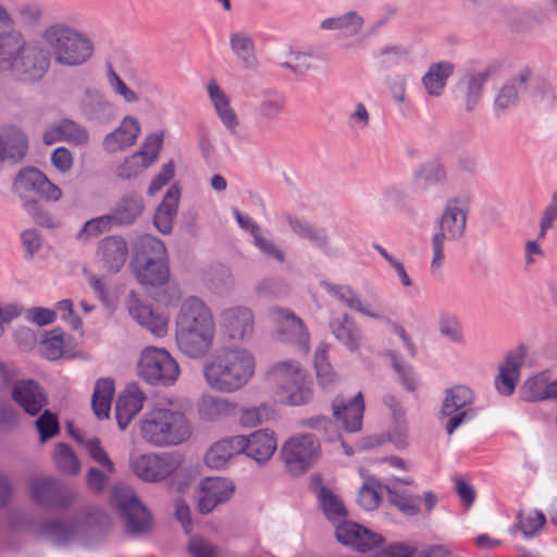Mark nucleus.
Wrapping results in <instances>:
<instances>
[{
    "instance_id": "obj_1",
    "label": "nucleus",
    "mask_w": 557,
    "mask_h": 557,
    "mask_svg": "<svg viewBox=\"0 0 557 557\" xmlns=\"http://www.w3.org/2000/svg\"><path fill=\"white\" fill-rule=\"evenodd\" d=\"M94 54V42L84 33L64 22L44 28L39 39H29L14 77L22 83L42 79L50 69L51 60L65 67H77L88 62Z\"/></svg>"
},
{
    "instance_id": "obj_2",
    "label": "nucleus",
    "mask_w": 557,
    "mask_h": 557,
    "mask_svg": "<svg viewBox=\"0 0 557 557\" xmlns=\"http://www.w3.org/2000/svg\"><path fill=\"white\" fill-rule=\"evenodd\" d=\"M215 322L210 308L198 297L183 300L176 317L178 349L190 358L207 355L213 345Z\"/></svg>"
},
{
    "instance_id": "obj_3",
    "label": "nucleus",
    "mask_w": 557,
    "mask_h": 557,
    "mask_svg": "<svg viewBox=\"0 0 557 557\" xmlns=\"http://www.w3.org/2000/svg\"><path fill=\"white\" fill-rule=\"evenodd\" d=\"M255 357L245 348L226 347L203 367L207 384L221 393H234L243 388L255 374Z\"/></svg>"
},
{
    "instance_id": "obj_4",
    "label": "nucleus",
    "mask_w": 557,
    "mask_h": 557,
    "mask_svg": "<svg viewBox=\"0 0 557 557\" xmlns=\"http://www.w3.org/2000/svg\"><path fill=\"white\" fill-rule=\"evenodd\" d=\"M139 433L150 445L168 447L186 442L190 437L191 428L183 412L159 408L143 416Z\"/></svg>"
},
{
    "instance_id": "obj_5",
    "label": "nucleus",
    "mask_w": 557,
    "mask_h": 557,
    "mask_svg": "<svg viewBox=\"0 0 557 557\" xmlns=\"http://www.w3.org/2000/svg\"><path fill=\"white\" fill-rule=\"evenodd\" d=\"M470 202L469 195L456 196L446 200L436 221L437 231L432 237V270L440 271L443 265L444 243L457 242L465 236Z\"/></svg>"
},
{
    "instance_id": "obj_6",
    "label": "nucleus",
    "mask_w": 557,
    "mask_h": 557,
    "mask_svg": "<svg viewBox=\"0 0 557 557\" xmlns=\"http://www.w3.org/2000/svg\"><path fill=\"white\" fill-rule=\"evenodd\" d=\"M132 261L134 273L145 289L163 286L170 277L166 248L152 235H143L135 247Z\"/></svg>"
},
{
    "instance_id": "obj_7",
    "label": "nucleus",
    "mask_w": 557,
    "mask_h": 557,
    "mask_svg": "<svg viewBox=\"0 0 557 557\" xmlns=\"http://www.w3.org/2000/svg\"><path fill=\"white\" fill-rule=\"evenodd\" d=\"M28 41L12 14L0 3V75L14 79Z\"/></svg>"
},
{
    "instance_id": "obj_8",
    "label": "nucleus",
    "mask_w": 557,
    "mask_h": 557,
    "mask_svg": "<svg viewBox=\"0 0 557 557\" xmlns=\"http://www.w3.org/2000/svg\"><path fill=\"white\" fill-rule=\"evenodd\" d=\"M280 457L288 474L300 476L320 459V441L313 434H296L283 443Z\"/></svg>"
},
{
    "instance_id": "obj_9",
    "label": "nucleus",
    "mask_w": 557,
    "mask_h": 557,
    "mask_svg": "<svg viewBox=\"0 0 557 557\" xmlns=\"http://www.w3.org/2000/svg\"><path fill=\"white\" fill-rule=\"evenodd\" d=\"M138 372L150 384L170 386L177 381L180 368L165 349L147 347L138 361Z\"/></svg>"
},
{
    "instance_id": "obj_10",
    "label": "nucleus",
    "mask_w": 557,
    "mask_h": 557,
    "mask_svg": "<svg viewBox=\"0 0 557 557\" xmlns=\"http://www.w3.org/2000/svg\"><path fill=\"white\" fill-rule=\"evenodd\" d=\"M473 399V392L465 385L446 389L440 413L441 418L446 420L445 431L448 435L476 416V410L471 407Z\"/></svg>"
},
{
    "instance_id": "obj_11",
    "label": "nucleus",
    "mask_w": 557,
    "mask_h": 557,
    "mask_svg": "<svg viewBox=\"0 0 557 557\" xmlns=\"http://www.w3.org/2000/svg\"><path fill=\"white\" fill-rule=\"evenodd\" d=\"M111 502L123 517L128 532L143 533L149 529L151 516L132 487L114 485Z\"/></svg>"
},
{
    "instance_id": "obj_12",
    "label": "nucleus",
    "mask_w": 557,
    "mask_h": 557,
    "mask_svg": "<svg viewBox=\"0 0 557 557\" xmlns=\"http://www.w3.org/2000/svg\"><path fill=\"white\" fill-rule=\"evenodd\" d=\"M268 315L277 339L296 346L304 355L309 352L310 335L304 321L298 315L289 309L280 307L270 309Z\"/></svg>"
},
{
    "instance_id": "obj_13",
    "label": "nucleus",
    "mask_w": 557,
    "mask_h": 557,
    "mask_svg": "<svg viewBox=\"0 0 557 557\" xmlns=\"http://www.w3.org/2000/svg\"><path fill=\"white\" fill-rule=\"evenodd\" d=\"M29 491L32 498L46 508H66L76 497L73 490L50 476L33 478L29 482Z\"/></svg>"
},
{
    "instance_id": "obj_14",
    "label": "nucleus",
    "mask_w": 557,
    "mask_h": 557,
    "mask_svg": "<svg viewBox=\"0 0 557 557\" xmlns=\"http://www.w3.org/2000/svg\"><path fill=\"white\" fill-rule=\"evenodd\" d=\"M220 329L232 342H247L255 331V315L244 306L226 308L220 313Z\"/></svg>"
},
{
    "instance_id": "obj_15",
    "label": "nucleus",
    "mask_w": 557,
    "mask_h": 557,
    "mask_svg": "<svg viewBox=\"0 0 557 557\" xmlns=\"http://www.w3.org/2000/svg\"><path fill=\"white\" fill-rule=\"evenodd\" d=\"M131 466L138 478L148 482H156L176 471L180 461L170 454H146L133 458Z\"/></svg>"
},
{
    "instance_id": "obj_16",
    "label": "nucleus",
    "mask_w": 557,
    "mask_h": 557,
    "mask_svg": "<svg viewBox=\"0 0 557 557\" xmlns=\"http://www.w3.org/2000/svg\"><path fill=\"white\" fill-rule=\"evenodd\" d=\"M335 536L343 545L360 553L372 550L383 542L380 534L348 520L336 527Z\"/></svg>"
},
{
    "instance_id": "obj_17",
    "label": "nucleus",
    "mask_w": 557,
    "mask_h": 557,
    "mask_svg": "<svg viewBox=\"0 0 557 557\" xmlns=\"http://www.w3.org/2000/svg\"><path fill=\"white\" fill-rule=\"evenodd\" d=\"M82 115L89 122L109 123L115 117V108L97 88H85L78 101Z\"/></svg>"
},
{
    "instance_id": "obj_18",
    "label": "nucleus",
    "mask_w": 557,
    "mask_h": 557,
    "mask_svg": "<svg viewBox=\"0 0 557 557\" xmlns=\"http://www.w3.org/2000/svg\"><path fill=\"white\" fill-rule=\"evenodd\" d=\"M333 417L346 432L356 433L361 430L364 401L361 393L349 400L337 396L332 403Z\"/></svg>"
},
{
    "instance_id": "obj_19",
    "label": "nucleus",
    "mask_w": 557,
    "mask_h": 557,
    "mask_svg": "<svg viewBox=\"0 0 557 557\" xmlns=\"http://www.w3.org/2000/svg\"><path fill=\"white\" fill-rule=\"evenodd\" d=\"M233 492V483L225 479L207 478L202 480L196 494L199 511L203 515L211 512L218 505L227 502Z\"/></svg>"
},
{
    "instance_id": "obj_20",
    "label": "nucleus",
    "mask_w": 557,
    "mask_h": 557,
    "mask_svg": "<svg viewBox=\"0 0 557 557\" xmlns=\"http://www.w3.org/2000/svg\"><path fill=\"white\" fill-rule=\"evenodd\" d=\"M12 399L29 416H37L48 404V397L41 385L32 380H20L13 384Z\"/></svg>"
},
{
    "instance_id": "obj_21",
    "label": "nucleus",
    "mask_w": 557,
    "mask_h": 557,
    "mask_svg": "<svg viewBox=\"0 0 557 557\" xmlns=\"http://www.w3.org/2000/svg\"><path fill=\"white\" fill-rule=\"evenodd\" d=\"M46 145L65 141L75 146H85L89 141V133L85 126L72 119H62L52 123L42 135Z\"/></svg>"
},
{
    "instance_id": "obj_22",
    "label": "nucleus",
    "mask_w": 557,
    "mask_h": 557,
    "mask_svg": "<svg viewBox=\"0 0 557 557\" xmlns=\"http://www.w3.org/2000/svg\"><path fill=\"white\" fill-rule=\"evenodd\" d=\"M96 256L103 269L117 273L128 256L127 243L119 235L106 236L99 242Z\"/></svg>"
},
{
    "instance_id": "obj_23",
    "label": "nucleus",
    "mask_w": 557,
    "mask_h": 557,
    "mask_svg": "<svg viewBox=\"0 0 557 557\" xmlns=\"http://www.w3.org/2000/svg\"><path fill=\"white\" fill-rule=\"evenodd\" d=\"M309 488L315 494L319 505L327 520L336 522L348 516L347 509L333 491L323 484L320 473H312L309 479Z\"/></svg>"
},
{
    "instance_id": "obj_24",
    "label": "nucleus",
    "mask_w": 557,
    "mask_h": 557,
    "mask_svg": "<svg viewBox=\"0 0 557 557\" xmlns=\"http://www.w3.org/2000/svg\"><path fill=\"white\" fill-rule=\"evenodd\" d=\"M126 307L131 317L151 334L162 337L166 334L168 320L154 312L149 305L143 304L135 294H129Z\"/></svg>"
},
{
    "instance_id": "obj_25",
    "label": "nucleus",
    "mask_w": 557,
    "mask_h": 557,
    "mask_svg": "<svg viewBox=\"0 0 557 557\" xmlns=\"http://www.w3.org/2000/svg\"><path fill=\"white\" fill-rule=\"evenodd\" d=\"M525 354L527 349L523 345L507 354L504 364L499 367V374L495 379V386L500 394L508 396L513 393Z\"/></svg>"
},
{
    "instance_id": "obj_26",
    "label": "nucleus",
    "mask_w": 557,
    "mask_h": 557,
    "mask_svg": "<svg viewBox=\"0 0 557 557\" xmlns=\"http://www.w3.org/2000/svg\"><path fill=\"white\" fill-rule=\"evenodd\" d=\"M28 150V138L16 127H9L0 133V164L21 162Z\"/></svg>"
},
{
    "instance_id": "obj_27",
    "label": "nucleus",
    "mask_w": 557,
    "mask_h": 557,
    "mask_svg": "<svg viewBox=\"0 0 557 557\" xmlns=\"http://www.w3.org/2000/svg\"><path fill=\"white\" fill-rule=\"evenodd\" d=\"M243 451L259 465L267 462L276 450V441L272 432L257 431L249 436L242 435Z\"/></svg>"
},
{
    "instance_id": "obj_28",
    "label": "nucleus",
    "mask_w": 557,
    "mask_h": 557,
    "mask_svg": "<svg viewBox=\"0 0 557 557\" xmlns=\"http://www.w3.org/2000/svg\"><path fill=\"white\" fill-rule=\"evenodd\" d=\"M144 393L137 385H127L115 404V417L121 430H125L133 418L141 410Z\"/></svg>"
},
{
    "instance_id": "obj_29",
    "label": "nucleus",
    "mask_w": 557,
    "mask_h": 557,
    "mask_svg": "<svg viewBox=\"0 0 557 557\" xmlns=\"http://www.w3.org/2000/svg\"><path fill=\"white\" fill-rule=\"evenodd\" d=\"M140 132L137 119L126 116L120 126L108 134L103 139V148L109 152H116L135 144Z\"/></svg>"
},
{
    "instance_id": "obj_30",
    "label": "nucleus",
    "mask_w": 557,
    "mask_h": 557,
    "mask_svg": "<svg viewBox=\"0 0 557 557\" xmlns=\"http://www.w3.org/2000/svg\"><path fill=\"white\" fill-rule=\"evenodd\" d=\"M207 90L221 123L231 133H235L239 121L235 110L231 107L230 97L221 89L214 79L208 83Z\"/></svg>"
},
{
    "instance_id": "obj_31",
    "label": "nucleus",
    "mask_w": 557,
    "mask_h": 557,
    "mask_svg": "<svg viewBox=\"0 0 557 557\" xmlns=\"http://www.w3.org/2000/svg\"><path fill=\"white\" fill-rule=\"evenodd\" d=\"M144 211L143 198L134 191L124 194L110 211L115 226L133 224Z\"/></svg>"
},
{
    "instance_id": "obj_32",
    "label": "nucleus",
    "mask_w": 557,
    "mask_h": 557,
    "mask_svg": "<svg viewBox=\"0 0 557 557\" xmlns=\"http://www.w3.org/2000/svg\"><path fill=\"white\" fill-rule=\"evenodd\" d=\"M242 435L231 436L215 442L205 456L207 466L220 469L235 455L242 454Z\"/></svg>"
},
{
    "instance_id": "obj_33",
    "label": "nucleus",
    "mask_w": 557,
    "mask_h": 557,
    "mask_svg": "<svg viewBox=\"0 0 557 557\" xmlns=\"http://www.w3.org/2000/svg\"><path fill=\"white\" fill-rule=\"evenodd\" d=\"M330 329L334 337L350 351H357L360 347L362 334L349 313H344L341 319L330 322Z\"/></svg>"
},
{
    "instance_id": "obj_34",
    "label": "nucleus",
    "mask_w": 557,
    "mask_h": 557,
    "mask_svg": "<svg viewBox=\"0 0 557 557\" xmlns=\"http://www.w3.org/2000/svg\"><path fill=\"white\" fill-rule=\"evenodd\" d=\"M326 290L336 297L346 307L375 320H383L384 314L381 310H371L363 306L359 296L348 285H336L333 283H325Z\"/></svg>"
},
{
    "instance_id": "obj_35",
    "label": "nucleus",
    "mask_w": 557,
    "mask_h": 557,
    "mask_svg": "<svg viewBox=\"0 0 557 557\" xmlns=\"http://www.w3.org/2000/svg\"><path fill=\"white\" fill-rule=\"evenodd\" d=\"M180 189L172 186L165 194L162 202L154 213L153 223L163 234L172 232V223L177 212Z\"/></svg>"
},
{
    "instance_id": "obj_36",
    "label": "nucleus",
    "mask_w": 557,
    "mask_h": 557,
    "mask_svg": "<svg viewBox=\"0 0 557 557\" xmlns=\"http://www.w3.org/2000/svg\"><path fill=\"white\" fill-rule=\"evenodd\" d=\"M45 174L36 168H24L16 174L12 188L18 197L26 201V199H34L33 194L37 195L42 185Z\"/></svg>"
},
{
    "instance_id": "obj_37",
    "label": "nucleus",
    "mask_w": 557,
    "mask_h": 557,
    "mask_svg": "<svg viewBox=\"0 0 557 557\" xmlns=\"http://www.w3.org/2000/svg\"><path fill=\"white\" fill-rule=\"evenodd\" d=\"M276 394L285 405L304 406L309 404L313 398L312 382L306 373Z\"/></svg>"
},
{
    "instance_id": "obj_38",
    "label": "nucleus",
    "mask_w": 557,
    "mask_h": 557,
    "mask_svg": "<svg viewBox=\"0 0 557 557\" xmlns=\"http://www.w3.org/2000/svg\"><path fill=\"white\" fill-rule=\"evenodd\" d=\"M268 374L269 380L275 385L277 393L306 374V371L298 362L285 360L274 363Z\"/></svg>"
},
{
    "instance_id": "obj_39",
    "label": "nucleus",
    "mask_w": 557,
    "mask_h": 557,
    "mask_svg": "<svg viewBox=\"0 0 557 557\" xmlns=\"http://www.w3.org/2000/svg\"><path fill=\"white\" fill-rule=\"evenodd\" d=\"M114 394V382L111 379H99L91 397L92 411L98 419L109 418L111 401Z\"/></svg>"
},
{
    "instance_id": "obj_40",
    "label": "nucleus",
    "mask_w": 557,
    "mask_h": 557,
    "mask_svg": "<svg viewBox=\"0 0 557 557\" xmlns=\"http://www.w3.org/2000/svg\"><path fill=\"white\" fill-rule=\"evenodd\" d=\"M231 49L246 69H256L258 60L252 38L243 32H234L230 36Z\"/></svg>"
},
{
    "instance_id": "obj_41",
    "label": "nucleus",
    "mask_w": 557,
    "mask_h": 557,
    "mask_svg": "<svg viewBox=\"0 0 557 557\" xmlns=\"http://www.w3.org/2000/svg\"><path fill=\"white\" fill-rule=\"evenodd\" d=\"M290 230L301 238L313 243L318 248L327 250L330 248L329 236L323 228H315L307 220L287 216Z\"/></svg>"
},
{
    "instance_id": "obj_42",
    "label": "nucleus",
    "mask_w": 557,
    "mask_h": 557,
    "mask_svg": "<svg viewBox=\"0 0 557 557\" xmlns=\"http://www.w3.org/2000/svg\"><path fill=\"white\" fill-rule=\"evenodd\" d=\"M75 532L76 528L74 523L59 519L48 520L44 522L40 528V534L58 546L70 543L74 539Z\"/></svg>"
},
{
    "instance_id": "obj_43",
    "label": "nucleus",
    "mask_w": 557,
    "mask_h": 557,
    "mask_svg": "<svg viewBox=\"0 0 557 557\" xmlns=\"http://www.w3.org/2000/svg\"><path fill=\"white\" fill-rule=\"evenodd\" d=\"M70 435L75 438L81 445H83L89 456L101 467L106 469V471L110 474L115 472V467L112 460L110 459L107 451L102 448L100 440L97 437L85 440L83 435L73 430L71 424H67Z\"/></svg>"
},
{
    "instance_id": "obj_44",
    "label": "nucleus",
    "mask_w": 557,
    "mask_h": 557,
    "mask_svg": "<svg viewBox=\"0 0 557 557\" xmlns=\"http://www.w3.org/2000/svg\"><path fill=\"white\" fill-rule=\"evenodd\" d=\"M453 73V65L448 62L432 64L423 76L422 82L431 96H440L446 85L447 78Z\"/></svg>"
},
{
    "instance_id": "obj_45",
    "label": "nucleus",
    "mask_w": 557,
    "mask_h": 557,
    "mask_svg": "<svg viewBox=\"0 0 557 557\" xmlns=\"http://www.w3.org/2000/svg\"><path fill=\"white\" fill-rule=\"evenodd\" d=\"M497 71V67L494 65H491L486 67L484 71L472 75L469 77L467 82V92H466V109L467 111L471 112L475 106L478 104L482 91L483 86L486 83L488 78H491Z\"/></svg>"
},
{
    "instance_id": "obj_46",
    "label": "nucleus",
    "mask_w": 557,
    "mask_h": 557,
    "mask_svg": "<svg viewBox=\"0 0 557 557\" xmlns=\"http://www.w3.org/2000/svg\"><path fill=\"white\" fill-rule=\"evenodd\" d=\"M284 97L274 91L264 92L257 106V115L263 121H274L278 119L284 110Z\"/></svg>"
},
{
    "instance_id": "obj_47",
    "label": "nucleus",
    "mask_w": 557,
    "mask_h": 557,
    "mask_svg": "<svg viewBox=\"0 0 557 557\" xmlns=\"http://www.w3.org/2000/svg\"><path fill=\"white\" fill-rule=\"evenodd\" d=\"M53 461L60 472L69 475L77 474L81 462L73 449L65 443H59L53 453Z\"/></svg>"
},
{
    "instance_id": "obj_48",
    "label": "nucleus",
    "mask_w": 557,
    "mask_h": 557,
    "mask_svg": "<svg viewBox=\"0 0 557 557\" xmlns=\"http://www.w3.org/2000/svg\"><path fill=\"white\" fill-rule=\"evenodd\" d=\"M363 24V20L354 11L342 16L325 18L321 23L323 29H338L347 35L357 34Z\"/></svg>"
},
{
    "instance_id": "obj_49",
    "label": "nucleus",
    "mask_w": 557,
    "mask_h": 557,
    "mask_svg": "<svg viewBox=\"0 0 557 557\" xmlns=\"http://www.w3.org/2000/svg\"><path fill=\"white\" fill-rule=\"evenodd\" d=\"M388 499L398 510L406 516H416L419 513V496H412L406 492H398L393 485L384 486Z\"/></svg>"
},
{
    "instance_id": "obj_50",
    "label": "nucleus",
    "mask_w": 557,
    "mask_h": 557,
    "mask_svg": "<svg viewBox=\"0 0 557 557\" xmlns=\"http://www.w3.org/2000/svg\"><path fill=\"white\" fill-rule=\"evenodd\" d=\"M231 409V404L221 398L205 396L198 405V413L201 419L214 421L226 414Z\"/></svg>"
},
{
    "instance_id": "obj_51",
    "label": "nucleus",
    "mask_w": 557,
    "mask_h": 557,
    "mask_svg": "<svg viewBox=\"0 0 557 557\" xmlns=\"http://www.w3.org/2000/svg\"><path fill=\"white\" fill-rule=\"evenodd\" d=\"M549 375L547 372H541L527 380L521 387L523 399L528 401L544 400Z\"/></svg>"
},
{
    "instance_id": "obj_52",
    "label": "nucleus",
    "mask_w": 557,
    "mask_h": 557,
    "mask_svg": "<svg viewBox=\"0 0 557 557\" xmlns=\"http://www.w3.org/2000/svg\"><path fill=\"white\" fill-rule=\"evenodd\" d=\"M417 180L422 182L423 186L442 184L446 181V172L438 160H430L419 169Z\"/></svg>"
},
{
    "instance_id": "obj_53",
    "label": "nucleus",
    "mask_w": 557,
    "mask_h": 557,
    "mask_svg": "<svg viewBox=\"0 0 557 557\" xmlns=\"http://www.w3.org/2000/svg\"><path fill=\"white\" fill-rule=\"evenodd\" d=\"M388 357L392 360L393 368L397 373L403 386L409 392L416 391L418 380L413 368L410 364L403 362L398 354L395 351H389Z\"/></svg>"
},
{
    "instance_id": "obj_54",
    "label": "nucleus",
    "mask_w": 557,
    "mask_h": 557,
    "mask_svg": "<svg viewBox=\"0 0 557 557\" xmlns=\"http://www.w3.org/2000/svg\"><path fill=\"white\" fill-rule=\"evenodd\" d=\"M163 137L164 135L162 132L150 134L146 137L140 150L136 152L149 166L153 164L159 157L163 144Z\"/></svg>"
},
{
    "instance_id": "obj_55",
    "label": "nucleus",
    "mask_w": 557,
    "mask_h": 557,
    "mask_svg": "<svg viewBox=\"0 0 557 557\" xmlns=\"http://www.w3.org/2000/svg\"><path fill=\"white\" fill-rule=\"evenodd\" d=\"M440 334L453 343L463 344L465 338L459 320L451 314H441L438 319Z\"/></svg>"
},
{
    "instance_id": "obj_56",
    "label": "nucleus",
    "mask_w": 557,
    "mask_h": 557,
    "mask_svg": "<svg viewBox=\"0 0 557 557\" xmlns=\"http://www.w3.org/2000/svg\"><path fill=\"white\" fill-rule=\"evenodd\" d=\"M107 81L111 89L126 102L134 103L139 100L138 95L124 83L111 63H107Z\"/></svg>"
},
{
    "instance_id": "obj_57",
    "label": "nucleus",
    "mask_w": 557,
    "mask_h": 557,
    "mask_svg": "<svg viewBox=\"0 0 557 557\" xmlns=\"http://www.w3.org/2000/svg\"><path fill=\"white\" fill-rule=\"evenodd\" d=\"M377 486L374 480H369L360 487L357 500L364 510H373L379 506L381 496Z\"/></svg>"
},
{
    "instance_id": "obj_58",
    "label": "nucleus",
    "mask_w": 557,
    "mask_h": 557,
    "mask_svg": "<svg viewBox=\"0 0 557 557\" xmlns=\"http://www.w3.org/2000/svg\"><path fill=\"white\" fill-rule=\"evenodd\" d=\"M115 224L111 219V214H103L98 218L90 219L84 224V227L79 232L81 238H88L91 236H98L104 232L110 231Z\"/></svg>"
},
{
    "instance_id": "obj_59",
    "label": "nucleus",
    "mask_w": 557,
    "mask_h": 557,
    "mask_svg": "<svg viewBox=\"0 0 557 557\" xmlns=\"http://www.w3.org/2000/svg\"><path fill=\"white\" fill-rule=\"evenodd\" d=\"M63 336L59 330H53L41 342L42 355L49 360H58L63 355Z\"/></svg>"
},
{
    "instance_id": "obj_60",
    "label": "nucleus",
    "mask_w": 557,
    "mask_h": 557,
    "mask_svg": "<svg viewBox=\"0 0 557 557\" xmlns=\"http://www.w3.org/2000/svg\"><path fill=\"white\" fill-rule=\"evenodd\" d=\"M36 428L39 432L40 441L46 442L57 435L60 431L58 417L49 410H45L37 419Z\"/></svg>"
},
{
    "instance_id": "obj_61",
    "label": "nucleus",
    "mask_w": 557,
    "mask_h": 557,
    "mask_svg": "<svg viewBox=\"0 0 557 557\" xmlns=\"http://www.w3.org/2000/svg\"><path fill=\"white\" fill-rule=\"evenodd\" d=\"M271 409L265 405L253 408H245L242 409L240 422L245 426L252 428L268 421L271 418Z\"/></svg>"
},
{
    "instance_id": "obj_62",
    "label": "nucleus",
    "mask_w": 557,
    "mask_h": 557,
    "mask_svg": "<svg viewBox=\"0 0 557 557\" xmlns=\"http://www.w3.org/2000/svg\"><path fill=\"white\" fill-rule=\"evenodd\" d=\"M188 552L193 557H220L218 546L202 537L190 539Z\"/></svg>"
},
{
    "instance_id": "obj_63",
    "label": "nucleus",
    "mask_w": 557,
    "mask_h": 557,
    "mask_svg": "<svg viewBox=\"0 0 557 557\" xmlns=\"http://www.w3.org/2000/svg\"><path fill=\"white\" fill-rule=\"evenodd\" d=\"M149 168L148 164L136 152L126 158L125 161L119 166V176L125 180L133 178L141 173L145 169Z\"/></svg>"
},
{
    "instance_id": "obj_64",
    "label": "nucleus",
    "mask_w": 557,
    "mask_h": 557,
    "mask_svg": "<svg viewBox=\"0 0 557 557\" xmlns=\"http://www.w3.org/2000/svg\"><path fill=\"white\" fill-rule=\"evenodd\" d=\"M546 522L544 513L534 511L527 517L519 515V528L521 532L527 536H533Z\"/></svg>"
}]
</instances>
